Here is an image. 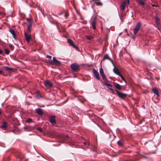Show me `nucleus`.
Returning <instances> with one entry per match:
<instances>
[{
  "label": "nucleus",
  "mask_w": 161,
  "mask_h": 161,
  "mask_svg": "<svg viewBox=\"0 0 161 161\" xmlns=\"http://www.w3.org/2000/svg\"><path fill=\"white\" fill-rule=\"evenodd\" d=\"M108 88L110 90V92L112 93V94H115V91L112 88V86L111 85V86H107Z\"/></svg>",
  "instance_id": "18"
},
{
  "label": "nucleus",
  "mask_w": 161,
  "mask_h": 161,
  "mask_svg": "<svg viewBox=\"0 0 161 161\" xmlns=\"http://www.w3.org/2000/svg\"><path fill=\"white\" fill-rule=\"evenodd\" d=\"M155 6V5H152V6Z\"/></svg>",
  "instance_id": "47"
},
{
  "label": "nucleus",
  "mask_w": 161,
  "mask_h": 161,
  "mask_svg": "<svg viewBox=\"0 0 161 161\" xmlns=\"http://www.w3.org/2000/svg\"><path fill=\"white\" fill-rule=\"evenodd\" d=\"M152 153H155V152H152Z\"/></svg>",
  "instance_id": "46"
},
{
  "label": "nucleus",
  "mask_w": 161,
  "mask_h": 161,
  "mask_svg": "<svg viewBox=\"0 0 161 161\" xmlns=\"http://www.w3.org/2000/svg\"><path fill=\"white\" fill-rule=\"evenodd\" d=\"M152 90L154 94L156 95L157 97H158L159 96L158 90L156 88H153L152 89Z\"/></svg>",
  "instance_id": "12"
},
{
  "label": "nucleus",
  "mask_w": 161,
  "mask_h": 161,
  "mask_svg": "<svg viewBox=\"0 0 161 161\" xmlns=\"http://www.w3.org/2000/svg\"><path fill=\"white\" fill-rule=\"evenodd\" d=\"M69 137V136L68 135H66L65 136V138H68Z\"/></svg>",
  "instance_id": "39"
},
{
  "label": "nucleus",
  "mask_w": 161,
  "mask_h": 161,
  "mask_svg": "<svg viewBox=\"0 0 161 161\" xmlns=\"http://www.w3.org/2000/svg\"><path fill=\"white\" fill-rule=\"evenodd\" d=\"M31 24H30L29 25L27 26L28 29L27 31L28 32H30L31 31Z\"/></svg>",
  "instance_id": "26"
},
{
  "label": "nucleus",
  "mask_w": 161,
  "mask_h": 161,
  "mask_svg": "<svg viewBox=\"0 0 161 161\" xmlns=\"http://www.w3.org/2000/svg\"><path fill=\"white\" fill-rule=\"evenodd\" d=\"M106 59L109 60L112 63V64H113V61L109 57L108 55L107 54H105L104 55V56H103L102 61L104 60H106Z\"/></svg>",
  "instance_id": "15"
},
{
  "label": "nucleus",
  "mask_w": 161,
  "mask_h": 161,
  "mask_svg": "<svg viewBox=\"0 0 161 161\" xmlns=\"http://www.w3.org/2000/svg\"><path fill=\"white\" fill-rule=\"evenodd\" d=\"M157 79H159V78H157Z\"/></svg>",
  "instance_id": "51"
},
{
  "label": "nucleus",
  "mask_w": 161,
  "mask_h": 161,
  "mask_svg": "<svg viewBox=\"0 0 161 161\" xmlns=\"http://www.w3.org/2000/svg\"><path fill=\"white\" fill-rule=\"evenodd\" d=\"M99 72L101 74V75L102 76V77L103 80L105 79L107 80L106 79V77L105 75L103 69L101 67L99 69Z\"/></svg>",
  "instance_id": "8"
},
{
  "label": "nucleus",
  "mask_w": 161,
  "mask_h": 161,
  "mask_svg": "<svg viewBox=\"0 0 161 161\" xmlns=\"http://www.w3.org/2000/svg\"><path fill=\"white\" fill-rule=\"evenodd\" d=\"M143 108H145L144 106H143Z\"/></svg>",
  "instance_id": "50"
},
{
  "label": "nucleus",
  "mask_w": 161,
  "mask_h": 161,
  "mask_svg": "<svg viewBox=\"0 0 161 161\" xmlns=\"http://www.w3.org/2000/svg\"><path fill=\"white\" fill-rule=\"evenodd\" d=\"M125 32H127V29H125Z\"/></svg>",
  "instance_id": "44"
},
{
  "label": "nucleus",
  "mask_w": 161,
  "mask_h": 161,
  "mask_svg": "<svg viewBox=\"0 0 161 161\" xmlns=\"http://www.w3.org/2000/svg\"><path fill=\"white\" fill-rule=\"evenodd\" d=\"M2 72H3L2 71L0 70V74H1L2 73Z\"/></svg>",
  "instance_id": "43"
},
{
  "label": "nucleus",
  "mask_w": 161,
  "mask_h": 161,
  "mask_svg": "<svg viewBox=\"0 0 161 161\" xmlns=\"http://www.w3.org/2000/svg\"><path fill=\"white\" fill-rule=\"evenodd\" d=\"M115 85H114V86L117 89L120 90L121 89V86L117 83H114Z\"/></svg>",
  "instance_id": "19"
},
{
  "label": "nucleus",
  "mask_w": 161,
  "mask_h": 161,
  "mask_svg": "<svg viewBox=\"0 0 161 161\" xmlns=\"http://www.w3.org/2000/svg\"><path fill=\"white\" fill-rule=\"evenodd\" d=\"M67 42L70 46H72L75 49H77L78 48V47L75 45L73 41L71 39H68Z\"/></svg>",
  "instance_id": "7"
},
{
  "label": "nucleus",
  "mask_w": 161,
  "mask_h": 161,
  "mask_svg": "<svg viewBox=\"0 0 161 161\" xmlns=\"http://www.w3.org/2000/svg\"><path fill=\"white\" fill-rule=\"evenodd\" d=\"M108 32H110V30L109 29H108Z\"/></svg>",
  "instance_id": "45"
},
{
  "label": "nucleus",
  "mask_w": 161,
  "mask_h": 161,
  "mask_svg": "<svg viewBox=\"0 0 161 161\" xmlns=\"http://www.w3.org/2000/svg\"><path fill=\"white\" fill-rule=\"evenodd\" d=\"M2 125L1 126V128L6 129L7 128V122L5 121H4L3 122Z\"/></svg>",
  "instance_id": "20"
},
{
  "label": "nucleus",
  "mask_w": 161,
  "mask_h": 161,
  "mask_svg": "<svg viewBox=\"0 0 161 161\" xmlns=\"http://www.w3.org/2000/svg\"><path fill=\"white\" fill-rule=\"evenodd\" d=\"M87 38L89 39V40H90L91 39V37L89 36H87Z\"/></svg>",
  "instance_id": "37"
},
{
  "label": "nucleus",
  "mask_w": 161,
  "mask_h": 161,
  "mask_svg": "<svg viewBox=\"0 0 161 161\" xmlns=\"http://www.w3.org/2000/svg\"><path fill=\"white\" fill-rule=\"evenodd\" d=\"M49 121L51 124H55L56 121L55 119V117L53 116H52L49 119Z\"/></svg>",
  "instance_id": "13"
},
{
  "label": "nucleus",
  "mask_w": 161,
  "mask_h": 161,
  "mask_svg": "<svg viewBox=\"0 0 161 161\" xmlns=\"http://www.w3.org/2000/svg\"><path fill=\"white\" fill-rule=\"evenodd\" d=\"M44 85L46 87H51L53 86V84L52 83L50 82V81H49L48 80H46L44 82Z\"/></svg>",
  "instance_id": "10"
},
{
  "label": "nucleus",
  "mask_w": 161,
  "mask_h": 161,
  "mask_svg": "<svg viewBox=\"0 0 161 161\" xmlns=\"http://www.w3.org/2000/svg\"><path fill=\"white\" fill-rule=\"evenodd\" d=\"M117 143L119 146H122L123 145L122 142L120 141H118L117 142Z\"/></svg>",
  "instance_id": "27"
},
{
  "label": "nucleus",
  "mask_w": 161,
  "mask_h": 161,
  "mask_svg": "<svg viewBox=\"0 0 161 161\" xmlns=\"http://www.w3.org/2000/svg\"><path fill=\"white\" fill-rule=\"evenodd\" d=\"M70 67L74 71H77L79 70V66L78 64L76 63L72 64Z\"/></svg>",
  "instance_id": "2"
},
{
  "label": "nucleus",
  "mask_w": 161,
  "mask_h": 161,
  "mask_svg": "<svg viewBox=\"0 0 161 161\" xmlns=\"http://www.w3.org/2000/svg\"><path fill=\"white\" fill-rule=\"evenodd\" d=\"M3 53V51L1 50H0V54H2Z\"/></svg>",
  "instance_id": "38"
},
{
  "label": "nucleus",
  "mask_w": 161,
  "mask_h": 161,
  "mask_svg": "<svg viewBox=\"0 0 161 161\" xmlns=\"http://www.w3.org/2000/svg\"><path fill=\"white\" fill-rule=\"evenodd\" d=\"M5 53L7 55H8L9 53V50L7 49H5Z\"/></svg>",
  "instance_id": "30"
},
{
  "label": "nucleus",
  "mask_w": 161,
  "mask_h": 161,
  "mask_svg": "<svg viewBox=\"0 0 161 161\" xmlns=\"http://www.w3.org/2000/svg\"><path fill=\"white\" fill-rule=\"evenodd\" d=\"M119 76L121 78V79L124 81H125V79L123 76L121 74V75H119Z\"/></svg>",
  "instance_id": "31"
},
{
  "label": "nucleus",
  "mask_w": 161,
  "mask_h": 161,
  "mask_svg": "<svg viewBox=\"0 0 161 161\" xmlns=\"http://www.w3.org/2000/svg\"><path fill=\"white\" fill-rule=\"evenodd\" d=\"M129 3H128L127 1L124 0L122 3L120 5V8L121 11H123L124 10L126 4H129Z\"/></svg>",
  "instance_id": "5"
},
{
  "label": "nucleus",
  "mask_w": 161,
  "mask_h": 161,
  "mask_svg": "<svg viewBox=\"0 0 161 161\" xmlns=\"http://www.w3.org/2000/svg\"><path fill=\"white\" fill-rule=\"evenodd\" d=\"M24 35L26 42H29L31 39V36L30 34H28L27 33L25 32Z\"/></svg>",
  "instance_id": "6"
},
{
  "label": "nucleus",
  "mask_w": 161,
  "mask_h": 161,
  "mask_svg": "<svg viewBox=\"0 0 161 161\" xmlns=\"http://www.w3.org/2000/svg\"><path fill=\"white\" fill-rule=\"evenodd\" d=\"M53 60L54 64H58L59 65L61 64L60 62L57 60L56 58L54 57L53 58Z\"/></svg>",
  "instance_id": "17"
},
{
  "label": "nucleus",
  "mask_w": 161,
  "mask_h": 161,
  "mask_svg": "<svg viewBox=\"0 0 161 161\" xmlns=\"http://www.w3.org/2000/svg\"><path fill=\"white\" fill-rule=\"evenodd\" d=\"M9 46L11 48V49L12 50H13L14 49V47L12 45H11V44H9Z\"/></svg>",
  "instance_id": "33"
},
{
  "label": "nucleus",
  "mask_w": 161,
  "mask_h": 161,
  "mask_svg": "<svg viewBox=\"0 0 161 161\" xmlns=\"http://www.w3.org/2000/svg\"><path fill=\"white\" fill-rule=\"evenodd\" d=\"M96 19H97L96 18V17H95L94 18L93 21L92 22V23H91V25H92V27L94 30H95L96 28Z\"/></svg>",
  "instance_id": "14"
},
{
  "label": "nucleus",
  "mask_w": 161,
  "mask_h": 161,
  "mask_svg": "<svg viewBox=\"0 0 161 161\" xmlns=\"http://www.w3.org/2000/svg\"><path fill=\"white\" fill-rule=\"evenodd\" d=\"M37 130H38L39 131L41 132H42V129L41 128H37Z\"/></svg>",
  "instance_id": "34"
},
{
  "label": "nucleus",
  "mask_w": 161,
  "mask_h": 161,
  "mask_svg": "<svg viewBox=\"0 0 161 161\" xmlns=\"http://www.w3.org/2000/svg\"><path fill=\"white\" fill-rule=\"evenodd\" d=\"M103 84L104 85L106 86H111V85L109 84L106 81H104L103 82Z\"/></svg>",
  "instance_id": "28"
},
{
  "label": "nucleus",
  "mask_w": 161,
  "mask_h": 161,
  "mask_svg": "<svg viewBox=\"0 0 161 161\" xmlns=\"http://www.w3.org/2000/svg\"><path fill=\"white\" fill-rule=\"evenodd\" d=\"M94 3L97 6H101L102 5V3L101 2H95Z\"/></svg>",
  "instance_id": "24"
},
{
  "label": "nucleus",
  "mask_w": 161,
  "mask_h": 161,
  "mask_svg": "<svg viewBox=\"0 0 161 161\" xmlns=\"http://www.w3.org/2000/svg\"><path fill=\"white\" fill-rule=\"evenodd\" d=\"M37 96V98H39L40 97V96H40V94H39V93H37V96Z\"/></svg>",
  "instance_id": "36"
},
{
  "label": "nucleus",
  "mask_w": 161,
  "mask_h": 161,
  "mask_svg": "<svg viewBox=\"0 0 161 161\" xmlns=\"http://www.w3.org/2000/svg\"><path fill=\"white\" fill-rule=\"evenodd\" d=\"M143 158H146V159H148V158L147 157H146V156H144L143 157Z\"/></svg>",
  "instance_id": "40"
},
{
  "label": "nucleus",
  "mask_w": 161,
  "mask_h": 161,
  "mask_svg": "<svg viewBox=\"0 0 161 161\" xmlns=\"http://www.w3.org/2000/svg\"><path fill=\"white\" fill-rule=\"evenodd\" d=\"M84 144L85 145H90V143L88 142H84Z\"/></svg>",
  "instance_id": "32"
},
{
  "label": "nucleus",
  "mask_w": 161,
  "mask_h": 161,
  "mask_svg": "<svg viewBox=\"0 0 161 161\" xmlns=\"http://www.w3.org/2000/svg\"><path fill=\"white\" fill-rule=\"evenodd\" d=\"M141 23L139 22L136 25L134 29V35H136L139 30L141 27Z\"/></svg>",
  "instance_id": "3"
},
{
  "label": "nucleus",
  "mask_w": 161,
  "mask_h": 161,
  "mask_svg": "<svg viewBox=\"0 0 161 161\" xmlns=\"http://www.w3.org/2000/svg\"><path fill=\"white\" fill-rule=\"evenodd\" d=\"M114 66V68L113 69V71L117 75H121V73L119 72V69L116 67L113 64Z\"/></svg>",
  "instance_id": "11"
},
{
  "label": "nucleus",
  "mask_w": 161,
  "mask_h": 161,
  "mask_svg": "<svg viewBox=\"0 0 161 161\" xmlns=\"http://www.w3.org/2000/svg\"><path fill=\"white\" fill-rule=\"evenodd\" d=\"M93 75L95 78L97 80H100L99 75L98 72L95 69H92Z\"/></svg>",
  "instance_id": "4"
},
{
  "label": "nucleus",
  "mask_w": 161,
  "mask_h": 161,
  "mask_svg": "<svg viewBox=\"0 0 161 161\" xmlns=\"http://www.w3.org/2000/svg\"><path fill=\"white\" fill-rule=\"evenodd\" d=\"M65 17L66 18L67 16L68 15L66 13V14H65Z\"/></svg>",
  "instance_id": "41"
},
{
  "label": "nucleus",
  "mask_w": 161,
  "mask_h": 161,
  "mask_svg": "<svg viewBox=\"0 0 161 161\" xmlns=\"http://www.w3.org/2000/svg\"><path fill=\"white\" fill-rule=\"evenodd\" d=\"M146 92H147V91H144V93H146Z\"/></svg>",
  "instance_id": "48"
},
{
  "label": "nucleus",
  "mask_w": 161,
  "mask_h": 161,
  "mask_svg": "<svg viewBox=\"0 0 161 161\" xmlns=\"http://www.w3.org/2000/svg\"><path fill=\"white\" fill-rule=\"evenodd\" d=\"M132 38L133 39V40H134L135 39V36H133L132 37Z\"/></svg>",
  "instance_id": "42"
},
{
  "label": "nucleus",
  "mask_w": 161,
  "mask_h": 161,
  "mask_svg": "<svg viewBox=\"0 0 161 161\" xmlns=\"http://www.w3.org/2000/svg\"><path fill=\"white\" fill-rule=\"evenodd\" d=\"M27 21L30 23V24H31L32 22V19H27Z\"/></svg>",
  "instance_id": "25"
},
{
  "label": "nucleus",
  "mask_w": 161,
  "mask_h": 161,
  "mask_svg": "<svg viewBox=\"0 0 161 161\" xmlns=\"http://www.w3.org/2000/svg\"><path fill=\"white\" fill-rule=\"evenodd\" d=\"M32 122V119L30 118H28L26 120V122L27 123H30Z\"/></svg>",
  "instance_id": "29"
},
{
  "label": "nucleus",
  "mask_w": 161,
  "mask_h": 161,
  "mask_svg": "<svg viewBox=\"0 0 161 161\" xmlns=\"http://www.w3.org/2000/svg\"><path fill=\"white\" fill-rule=\"evenodd\" d=\"M9 31L12 34V35L14 38L16 39V38L15 37V34L14 32V31L12 30V29H9Z\"/></svg>",
  "instance_id": "21"
},
{
  "label": "nucleus",
  "mask_w": 161,
  "mask_h": 161,
  "mask_svg": "<svg viewBox=\"0 0 161 161\" xmlns=\"http://www.w3.org/2000/svg\"><path fill=\"white\" fill-rule=\"evenodd\" d=\"M37 113L39 115H42L43 114V111L40 108H38L36 109Z\"/></svg>",
  "instance_id": "16"
},
{
  "label": "nucleus",
  "mask_w": 161,
  "mask_h": 161,
  "mask_svg": "<svg viewBox=\"0 0 161 161\" xmlns=\"http://www.w3.org/2000/svg\"><path fill=\"white\" fill-rule=\"evenodd\" d=\"M3 68L7 70H11L13 69L12 68L6 66L3 67Z\"/></svg>",
  "instance_id": "23"
},
{
  "label": "nucleus",
  "mask_w": 161,
  "mask_h": 161,
  "mask_svg": "<svg viewBox=\"0 0 161 161\" xmlns=\"http://www.w3.org/2000/svg\"><path fill=\"white\" fill-rule=\"evenodd\" d=\"M115 91L117 92L118 96L121 98H123L124 97H125L126 96V94L121 93L118 91L116 90H115Z\"/></svg>",
  "instance_id": "9"
},
{
  "label": "nucleus",
  "mask_w": 161,
  "mask_h": 161,
  "mask_svg": "<svg viewBox=\"0 0 161 161\" xmlns=\"http://www.w3.org/2000/svg\"><path fill=\"white\" fill-rule=\"evenodd\" d=\"M138 3H139L142 5L143 6L144 4V1L142 0H138Z\"/></svg>",
  "instance_id": "22"
},
{
  "label": "nucleus",
  "mask_w": 161,
  "mask_h": 161,
  "mask_svg": "<svg viewBox=\"0 0 161 161\" xmlns=\"http://www.w3.org/2000/svg\"><path fill=\"white\" fill-rule=\"evenodd\" d=\"M156 23L157 24V27L159 30L161 29V25L159 22L160 18L158 15H156L154 18Z\"/></svg>",
  "instance_id": "1"
},
{
  "label": "nucleus",
  "mask_w": 161,
  "mask_h": 161,
  "mask_svg": "<svg viewBox=\"0 0 161 161\" xmlns=\"http://www.w3.org/2000/svg\"><path fill=\"white\" fill-rule=\"evenodd\" d=\"M50 63H51V64H52V61H50Z\"/></svg>",
  "instance_id": "49"
},
{
  "label": "nucleus",
  "mask_w": 161,
  "mask_h": 161,
  "mask_svg": "<svg viewBox=\"0 0 161 161\" xmlns=\"http://www.w3.org/2000/svg\"><path fill=\"white\" fill-rule=\"evenodd\" d=\"M46 57L50 58H52V56L49 55H47L46 56Z\"/></svg>",
  "instance_id": "35"
}]
</instances>
